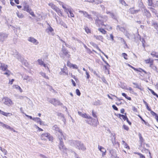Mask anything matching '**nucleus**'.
<instances>
[{
    "instance_id": "35",
    "label": "nucleus",
    "mask_w": 158,
    "mask_h": 158,
    "mask_svg": "<svg viewBox=\"0 0 158 158\" xmlns=\"http://www.w3.org/2000/svg\"><path fill=\"white\" fill-rule=\"evenodd\" d=\"M116 29L118 30H119L122 32L124 31L125 30L124 28L122 27H120V26L118 25L117 26Z\"/></svg>"
},
{
    "instance_id": "32",
    "label": "nucleus",
    "mask_w": 158,
    "mask_h": 158,
    "mask_svg": "<svg viewBox=\"0 0 158 158\" xmlns=\"http://www.w3.org/2000/svg\"><path fill=\"white\" fill-rule=\"evenodd\" d=\"M94 37L96 39L100 40L102 41V40L103 39V37L101 35H94Z\"/></svg>"
},
{
    "instance_id": "33",
    "label": "nucleus",
    "mask_w": 158,
    "mask_h": 158,
    "mask_svg": "<svg viewBox=\"0 0 158 158\" xmlns=\"http://www.w3.org/2000/svg\"><path fill=\"white\" fill-rule=\"evenodd\" d=\"M93 104L96 106H99L102 104L100 100H98L93 102Z\"/></svg>"
},
{
    "instance_id": "25",
    "label": "nucleus",
    "mask_w": 158,
    "mask_h": 158,
    "mask_svg": "<svg viewBox=\"0 0 158 158\" xmlns=\"http://www.w3.org/2000/svg\"><path fill=\"white\" fill-rule=\"evenodd\" d=\"M147 3L148 6L155 7V4L153 2L152 0H148Z\"/></svg>"
},
{
    "instance_id": "27",
    "label": "nucleus",
    "mask_w": 158,
    "mask_h": 158,
    "mask_svg": "<svg viewBox=\"0 0 158 158\" xmlns=\"http://www.w3.org/2000/svg\"><path fill=\"white\" fill-rule=\"evenodd\" d=\"M106 13L107 14L109 15L112 18L115 19L116 18V15L113 13H112L110 12L107 11H106Z\"/></svg>"
},
{
    "instance_id": "11",
    "label": "nucleus",
    "mask_w": 158,
    "mask_h": 158,
    "mask_svg": "<svg viewBox=\"0 0 158 158\" xmlns=\"http://www.w3.org/2000/svg\"><path fill=\"white\" fill-rule=\"evenodd\" d=\"M28 40L35 45H37L39 43L38 41L33 37H29L28 39Z\"/></svg>"
},
{
    "instance_id": "13",
    "label": "nucleus",
    "mask_w": 158,
    "mask_h": 158,
    "mask_svg": "<svg viewBox=\"0 0 158 158\" xmlns=\"http://www.w3.org/2000/svg\"><path fill=\"white\" fill-rule=\"evenodd\" d=\"M52 129L58 132L59 133H60L61 136H62L63 133L61 130L59 128V127H58L57 125H54L52 127Z\"/></svg>"
},
{
    "instance_id": "34",
    "label": "nucleus",
    "mask_w": 158,
    "mask_h": 158,
    "mask_svg": "<svg viewBox=\"0 0 158 158\" xmlns=\"http://www.w3.org/2000/svg\"><path fill=\"white\" fill-rule=\"evenodd\" d=\"M40 74L44 78L47 79H49V77L48 76L46 75L45 73L42 72H41L40 73Z\"/></svg>"
},
{
    "instance_id": "20",
    "label": "nucleus",
    "mask_w": 158,
    "mask_h": 158,
    "mask_svg": "<svg viewBox=\"0 0 158 158\" xmlns=\"http://www.w3.org/2000/svg\"><path fill=\"white\" fill-rule=\"evenodd\" d=\"M33 120L36 122L38 123H39L40 125H42L43 124V123L42 121L41 120V119L38 117H36V118H33Z\"/></svg>"
},
{
    "instance_id": "19",
    "label": "nucleus",
    "mask_w": 158,
    "mask_h": 158,
    "mask_svg": "<svg viewBox=\"0 0 158 158\" xmlns=\"http://www.w3.org/2000/svg\"><path fill=\"white\" fill-rule=\"evenodd\" d=\"M55 15H56L55 16V19L56 20V22L58 23H59L60 24H61L64 27L66 28H67V25H66V24L65 23H64L63 22H61L60 21V22L59 23L58 20V19H57V17H58V16H56V14H55Z\"/></svg>"
},
{
    "instance_id": "46",
    "label": "nucleus",
    "mask_w": 158,
    "mask_h": 158,
    "mask_svg": "<svg viewBox=\"0 0 158 158\" xmlns=\"http://www.w3.org/2000/svg\"><path fill=\"white\" fill-rule=\"evenodd\" d=\"M68 12L70 13V16H69V15H68L69 17H74V15L73 14V12H72L71 9Z\"/></svg>"
},
{
    "instance_id": "22",
    "label": "nucleus",
    "mask_w": 158,
    "mask_h": 158,
    "mask_svg": "<svg viewBox=\"0 0 158 158\" xmlns=\"http://www.w3.org/2000/svg\"><path fill=\"white\" fill-rule=\"evenodd\" d=\"M48 27L46 29V31L48 33L49 32H51L54 31L53 29L51 27L50 25L48 23Z\"/></svg>"
},
{
    "instance_id": "36",
    "label": "nucleus",
    "mask_w": 158,
    "mask_h": 158,
    "mask_svg": "<svg viewBox=\"0 0 158 158\" xmlns=\"http://www.w3.org/2000/svg\"><path fill=\"white\" fill-rule=\"evenodd\" d=\"M13 87L14 88H15L16 89H19L21 92H22V90L20 88V87L17 85H14L13 86Z\"/></svg>"
},
{
    "instance_id": "54",
    "label": "nucleus",
    "mask_w": 158,
    "mask_h": 158,
    "mask_svg": "<svg viewBox=\"0 0 158 158\" xmlns=\"http://www.w3.org/2000/svg\"><path fill=\"white\" fill-rule=\"evenodd\" d=\"M149 9H150V10L152 12L156 14V11L155 9L152 7H149Z\"/></svg>"
},
{
    "instance_id": "29",
    "label": "nucleus",
    "mask_w": 158,
    "mask_h": 158,
    "mask_svg": "<svg viewBox=\"0 0 158 158\" xmlns=\"http://www.w3.org/2000/svg\"><path fill=\"white\" fill-rule=\"evenodd\" d=\"M144 61L146 63L148 64L149 65H150V64H152L153 61V60L150 58L148 59L145 60Z\"/></svg>"
},
{
    "instance_id": "49",
    "label": "nucleus",
    "mask_w": 158,
    "mask_h": 158,
    "mask_svg": "<svg viewBox=\"0 0 158 158\" xmlns=\"http://www.w3.org/2000/svg\"><path fill=\"white\" fill-rule=\"evenodd\" d=\"M138 135L139 138L141 142H143V139L140 133H139Z\"/></svg>"
},
{
    "instance_id": "45",
    "label": "nucleus",
    "mask_w": 158,
    "mask_h": 158,
    "mask_svg": "<svg viewBox=\"0 0 158 158\" xmlns=\"http://www.w3.org/2000/svg\"><path fill=\"white\" fill-rule=\"evenodd\" d=\"M103 25L106 27V29L107 30H110L112 29V27L109 26H108L107 25H106L105 24H104V25Z\"/></svg>"
},
{
    "instance_id": "44",
    "label": "nucleus",
    "mask_w": 158,
    "mask_h": 158,
    "mask_svg": "<svg viewBox=\"0 0 158 158\" xmlns=\"http://www.w3.org/2000/svg\"><path fill=\"white\" fill-rule=\"evenodd\" d=\"M122 95L124 97L126 98L128 100H130L131 99V98L130 97H128L127 95L124 93H122Z\"/></svg>"
},
{
    "instance_id": "14",
    "label": "nucleus",
    "mask_w": 158,
    "mask_h": 158,
    "mask_svg": "<svg viewBox=\"0 0 158 158\" xmlns=\"http://www.w3.org/2000/svg\"><path fill=\"white\" fill-rule=\"evenodd\" d=\"M14 56L19 61L22 63H23L24 61V60L23 58L21 56L20 54L17 53L16 54H14Z\"/></svg>"
},
{
    "instance_id": "7",
    "label": "nucleus",
    "mask_w": 158,
    "mask_h": 158,
    "mask_svg": "<svg viewBox=\"0 0 158 158\" xmlns=\"http://www.w3.org/2000/svg\"><path fill=\"white\" fill-rule=\"evenodd\" d=\"M59 148L60 150L64 153H67L68 149L65 147L63 142L60 143L59 144Z\"/></svg>"
},
{
    "instance_id": "40",
    "label": "nucleus",
    "mask_w": 158,
    "mask_h": 158,
    "mask_svg": "<svg viewBox=\"0 0 158 158\" xmlns=\"http://www.w3.org/2000/svg\"><path fill=\"white\" fill-rule=\"evenodd\" d=\"M135 70L139 71V72H141L142 71H143V72H144L145 74H147L148 73L150 74L149 73H147L143 69H142L141 68H139V69H136Z\"/></svg>"
},
{
    "instance_id": "62",
    "label": "nucleus",
    "mask_w": 158,
    "mask_h": 158,
    "mask_svg": "<svg viewBox=\"0 0 158 158\" xmlns=\"http://www.w3.org/2000/svg\"><path fill=\"white\" fill-rule=\"evenodd\" d=\"M150 111V113L152 115H155L156 116V115H157L153 111H152L151 110V111Z\"/></svg>"
},
{
    "instance_id": "63",
    "label": "nucleus",
    "mask_w": 158,
    "mask_h": 158,
    "mask_svg": "<svg viewBox=\"0 0 158 158\" xmlns=\"http://www.w3.org/2000/svg\"><path fill=\"white\" fill-rule=\"evenodd\" d=\"M15 80L14 79H12L11 80H10L9 81V84L10 85H12L13 83V82Z\"/></svg>"
},
{
    "instance_id": "42",
    "label": "nucleus",
    "mask_w": 158,
    "mask_h": 158,
    "mask_svg": "<svg viewBox=\"0 0 158 158\" xmlns=\"http://www.w3.org/2000/svg\"><path fill=\"white\" fill-rule=\"evenodd\" d=\"M98 30L102 34H105L106 33V31L103 28H98Z\"/></svg>"
},
{
    "instance_id": "52",
    "label": "nucleus",
    "mask_w": 158,
    "mask_h": 158,
    "mask_svg": "<svg viewBox=\"0 0 158 158\" xmlns=\"http://www.w3.org/2000/svg\"><path fill=\"white\" fill-rule=\"evenodd\" d=\"M3 128H6L7 129H12L11 128V127H10V126H8L6 124H5Z\"/></svg>"
},
{
    "instance_id": "31",
    "label": "nucleus",
    "mask_w": 158,
    "mask_h": 158,
    "mask_svg": "<svg viewBox=\"0 0 158 158\" xmlns=\"http://www.w3.org/2000/svg\"><path fill=\"white\" fill-rule=\"evenodd\" d=\"M58 138L60 140V143H61V142H63V138H64V139H65V138H64V136L63 135L62 136H61L60 133L58 134Z\"/></svg>"
},
{
    "instance_id": "48",
    "label": "nucleus",
    "mask_w": 158,
    "mask_h": 158,
    "mask_svg": "<svg viewBox=\"0 0 158 158\" xmlns=\"http://www.w3.org/2000/svg\"><path fill=\"white\" fill-rule=\"evenodd\" d=\"M123 127L124 129L126 130V131H128L129 129L128 127L125 125H123Z\"/></svg>"
},
{
    "instance_id": "15",
    "label": "nucleus",
    "mask_w": 158,
    "mask_h": 158,
    "mask_svg": "<svg viewBox=\"0 0 158 158\" xmlns=\"http://www.w3.org/2000/svg\"><path fill=\"white\" fill-rule=\"evenodd\" d=\"M23 80H26L27 82H32L33 81V79L31 77L27 75H25L23 77Z\"/></svg>"
},
{
    "instance_id": "12",
    "label": "nucleus",
    "mask_w": 158,
    "mask_h": 158,
    "mask_svg": "<svg viewBox=\"0 0 158 158\" xmlns=\"http://www.w3.org/2000/svg\"><path fill=\"white\" fill-rule=\"evenodd\" d=\"M98 148L99 150L102 152V156L104 157L106 155V149L101 146H98Z\"/></svg>"
},
{
    "instance_id": "23",
    "label": "nucleus",
    "mask_w": 158,
    "mask_h": 158,
    "mask_svg": "<svg viewBox=\"0 0 158 158\" xmlns=\"http://www.w3.org/2000/svg\"><path fill=\"white\" fill-rule=\"evenodd\" d=\"M149 67L153 70L156 71V73H158V69L153 64V62L152 64H150Z\"/></svg>"
},
{
    "instance_id": "1",
    "label": "nucleus",
    "mask_w": 158,
    "mask_h": 158,
    "mask_svg": "<svg viewBox=\"0 0 158 158\" xmlns=\"http://www.w3.org/2000/svg\"><path fill=\"white\" fill-rule=\"evenodd\" d=\"M95 20L96 25L98 26L104 25V22H106L108 18L106 16H103L101 15L96 14L94 17Z\"/></svg>"
},
{
    "instance_id": "9",
    "label": "nucleus",
    "mask_w": 158,
    "mask_h": 158,
    "mask_svg": "<svg viewBox=\"0 0 158 158\" xmlns=\"http://www.w3.org/2000/svg\"><path fill=\"white\" fill-rule=\"evenodd\" d=\"M49 102L54 106L62 105V103H61L60 101L57 100L55 99H52L49 100Z\"/></svg>"
},
{
    "instance_id": "5",
    "label": "nucleus",
    "mask_w": 158,
    "mask_h": 158,
    "mask_svg": "<svg viewBox=\"0 0 158 158\" xmlns=\"http://www.w3.org/2000/svg\"><path fill=\"white\" fill-rule=\"evenodd\" d=\"M2 101L5 104L8 106H10L13 104L11 99L7 97H4L2 99Z\"/></svg>"
},
{
    "instance_id": "3",
    "label": "nucleus",
    "mask_w": 158,
    "mask_h": 158,
    "mask_svg": "<svg viewBox=\"0 0 158 158\" xmlns=\"http://www.w3.org/2000/svg\"><path fill=\"white\" fill-rule=\"evenodd\" d=\"M60 56L64 59H65L67 58H69L70 55L69 51L63 47L60 53Z\"/></svg>"
},
{
    "instance_id": "30",
    "label": "nucleus",
    "mask_w": 158,
    "mask_h": 158,
    "mask_svg": "<svg viewBox=\"0 0 158 158\" xmlns=\"http://www.w3.org/2000/svg\"><path fill=\"white\" fill-rule=\"evenodd\" d=\"M16 14L18 18H22L24 17V15L21 13L19 12L18 11H17L16 12Z\"/></svg>"
},
{
    "instance_id": "58",
    "label": "nucleus",
    "mask_w": 158,
    "mask_h": 158,
    "mask_svg": "<svg viewBox=\"0 0 158 158\" xmlns=\"http://www.w3.org/2000/svg\"><path fill=\"white\" fill-rule=\"evenodd\" d=\"M132 109L133 110V111L134 112H137V110L136 108L134 106H132Z\"/></svg>"
},
{
    "instance_id": "39",
    "label": "nucleus",
    "mask_w": 158,
    "mask_h": 158,
    "mask_svg": "<svg viewBox=\"0 0 158 158\" xmlns=\"http://www.w3.org/2000/svg\"><path fill=\"white\" fill-rule=\"evenodd\" d=\"M151 54L153 57L158 58V53L155 52H152Z\"/></svg>"
},
{
    "instance_id": "8",
    "label": "nucleus",
    "mask_w": 158,
    "mask_h": 158,
    "mask_svg": "<svg viewBox=\"0 0 158 158\" xmlns=\"http://www.w3.org/2000/svg\"><path fill=\"white\" fill-rule=\"evenodd\" d=\"M109 152L111 155V158H119L117 156V152L114 149H109Z\"/></svg>"
},
{
    "instance_id": "43",
    "label": "nucleus",
    "mask_w": 158,
    "mask_h": 158,
    "mask_svg": "<svg viewBox=\"0 0 158 158\" xmlns=\"http://www.w3.org/2000/svg\"><path fill=\"white\" fill-rule=\"evenodd\" d=\"M148 89L152 94L154 96H156L158 98V95L152 89L148 88Z\"/></svg>"
},
{
    "instance_id": "56",
    "label": "nucleus",
    "mask_w": 158,
    "mask_h": 158,
    "mask_svg": "<svg viewBox=\"0 0 158 158\" xmlns=\"http://www.w3.org/2000/svg\"><path fill=\"white\" fill-rule=\"evenodd\" d=\"M73 64H71L69 61H68L67 62V65L69 67H72Z\"/></svg>"
},
{
    "instance_id": "51",
    "label": "nucleus",
    "mask_w": 158,
    "mask_h": 158,
    "mask_svg": "<svg viewBox=\"0 0 158 158\" xmlns=\"http://www.w3.org/2000/svg\"><path fill=\"white\" fill-rule=\"evenodd\" d=\"M76 94L79 96L81 95V93L79 91V90L78 89H77L76 90Z\"/></svg>"
},
{
    "instance_id": "61",
    "label": "nucleus",
    "mask_w": 158,
    "mask_h": 158,
    "mask_svg": "<svg viewBox=\"0 0 158 158\" xmlns=\"http://www.w3.org/2000/svg\"><path fill=\"white\" fill-rule=\"evenodd\" d=\"M96 4H99L100 3H101V2L99 0H94V2Z\"/></svg>"
},
{
    "instance_id": "6",
    "label": "nucleus",
    "mask_w": 158,
    "mask_h": 158,
    "mask_svg": "<svg viewBox=\"0 0 158 158\" xmlns=\"http://www.w3.org/2000/svg\"><path fill=\"white\" fill-rule=\"evenodd\" d=\"M79 12L82 14L84 17L88 18L90 20H93V18L91 17V15L89 14L87 12L83 10H79Z\"/></svg>"
},
{
    "instance_id": "24",
    "label": "nucleus",
    "mask_w": 158,
    "mask_h": 158,
    "mask_svg": "<svg viewBox=\"0 0 158 158\" xmlns=\"http://www.w3.org/2000/svg\"><path fill=\"white\" fill-rule=\"evenodd\" d=\"M60 16H63V14L61 10L57 7L55 10Z\"/></svg>"
},
{
    "instance_id": "17",
    "label": "nucleus",
    "mask_w": 158,
    "mask_h": 158,
    "mask_svg": "<svg viewBox=\"0 0 158 158\" xmlns=\"http://www.w3.org/2000/svg\"><path fill=\"white\" fill-rule=\"evenodd\" d=\"M119 117L121 118H122L124 120H126L127 122L128 123V124L131 125V123L130 122L127 118V116L126 115H124L123 114H118Z\"/></svg>"
},
{
    "instance_id": "59",
    "label": "nucleus",
    "mask_w": 158,
    "mask_h": 158,
    "mask_svg": "<svg viewBox=\"0 0 158 158\" xmlns=\"http://www.w3.org/2000/svg\"><path fill=\"white\" fill-rule=\"evenodd\" d=\"M123 145L124 146L125 148L127 149H129V147L128 146L127 144L126 143H124V144H123Z\"/></svg>"
},
{
    "instance_id": "18",
    "label": "nucleus",
    "mask_w": 158,
    "mask_h": 158,
    "mask_svg": "<svg viewBox=\"0 0 158 158\" xmlns=\"http://www.w3.org/2000/svg\"><path fill=\"white\" fill-rule=\"evenodd\" d=\"M38 62L39 63V64H40L41 66H44V67L46 68L47 67V68L48 69V71L50 72V71L49 70V68L47 67L46 66V64L44 63V61H43L39 59L38 60Z\"/></svg>"
},
{
    "instance_id": "53",
    "label": "nucleus",
    "mask_w": 158,
    "mask_h": 158,
    "mask_svg": "<svg viewBox=\"0 0 158 158\" xmlns=\"http://www.w3.org/2000/svg\"><path fill=\"white\" fill-rule=\"evenodd\" d=\"M136 154H137L139 156L140 158H145V157L143 155L140 153H136Z\"/></svg>"
},
{
    "instance_id": "28",
    "label": "nucleus",
    "mask_w": 158,
    "mask_h": 158,
    "mask_svg": "<svg viewBox=\"0 0 158 158\" xmlns=\"http://www.w3.org/2000/svg\"><path fill=\"white\" fill-rule=\"evenodd\" d=\"M66 6L67 5H63L62 8L64 9V11L68 14V12L71 9L69 8H67Z\"/></svg>"
},
{
    "instance_id": "50",
    "label": "nucleus",
    "mask_w": 158,
    "mask_h": 158,
    "mask_svg": "<svg viewBox=\"0 0 158 158\" xmlns=\"http://www.w3.org/2000/svg\"><path fill=\"white\" fill-rule=\"evenodd\" d=\"M122 55L123 57L125 59H126V60L127 59V54H126L125 53H123L122 54Z\"/></svg>"
},
{
    "instance_id": "55",
    "label": "nucleus",
    "mask_w": 158,
    "mask_h": 158,
    "mask_svg": "<svg viewBox=\"0 0 158 158\" xmlns=\"http://www.w3.org/2000/svg\"><path fill=\"white\" fill-rule=\"evenodd\" d=\"M34 127H35L36 128H37L38 129V130L39 131H43V130L41 128L39 127L38 126L36 125H34Z\"/></svg>"
},
{
    "instance_id": "26",
    "label": "nucleus",
    "mask_w": 158,
    "mask_h": 158,
    "mask_svg": "<svg viewBox=\"0 0 158 158\" xmlns=\"http://www.w3.org/2000/svg\"><path fill=\"white\" fill-rule=\"evenodd\" d=\"M0 113L3 115L5 116H10V115H11L12 114L10 113H6L3 111H2L0 110Z\"/></svg>"
},
{
    "instance_id": "57",
    "label": "nucleus",
    "mask_w": 158,
    "mask_h": 158,
    "mask_svg": "<svg viewBox=\"0 0 158 158\" xmlns=\"http://www.w3.org/2000/svg\"><path fill=\"white\" fill-rule=\"evenodd\" d=\"M130 12L132 14H134L135 10L133 8H131L130 9Z\"/></svg>"
},
{
    "instance_id": "41",
    "label": "nucleus",
    "mask_w": 158,
    "mask_h": 158,
    "mask_svg": "<svg viewBox=\"0 0 158 158\" xmlns=\"http://www.w3.org/2000/svg\"><path fill=\"white\" fill-rule=\"evenodd\" d=\"M23 10L25 11L28 12L30 11L29 9V6L28 5H25L24 6Z\"/></svg>"
},
{
    "instance_id": "38",
    "label": "nucleus",
    "mask_w": 158,
    "mask_h": 158,
    "mask_svg": "<svg viewBox=\"0 0 158 158\" xmlns=\"http://www.w3.org/2000/svg\"><path fill=\"white\" fill-rule=\"evenodd\" d=\"M48 5L51 7L52 9H53L54 10H55V9H56V8L57 7V6H56L52 3H49L48 4Z\"/></svg>"
},
{
    "instance_id": "64",
    "label": "nucleus",
    "mask_w": 158,
    "mask_h": 158,
    "mask_svg": "<svg viewBox=\"0 0 158 158\" xmlns=\"http://www.w3.org/2000/svg\"><path fill=\"white\" fill-rule=\"evenodd\" d=\"M85 31L87 33L90 32V30L88 27L85 28Z\"/></svg>"
},
{
    "instance_id": "10",
    "label": "nucleus",
    "mask_w": 158,
    "mask_h": 158,
    "mask_svg": "<svg viewBox=\"0 0 158 158\" xmlns=\"http://www.w3.org/2000/svg\"><path fill=\"white\" fill-rule=\"evenodd\" d=\"M8 35L7 34L0 33V42H3L8 37Z\"/></svg>"
},
{
    "instance_id": "4",
    "label": "nucleus",
    "mask_w": 158,
    "mask_h": 158,
    "mask_svg": "<svg viewBox=\"0 0 158 158\" xmlns=\"http://www.w3.org/2000/svg\"><path fill=\"white\" fill-rule=\"evenodd\" d=\"M40 138L42 140H46L48 139L49 141H52L53 138L48 133H45L41 135Z\"/></svg>"
},
{
    "instance_id": "21",
    "label": "nucleus",
    "mask_w": 158,
    "mask_h": 158,
    "mask_svg": "<svg viewBox=\"0 0 158 158\" xmlns=\"http://www.w3.org/2000/svg\"><path fill=\"white\" fill-rule=\"evenodd\" d=\"M7 66L3 63H1L0 65V69L3 71H6Z\"/></svg>"
},
{
    "instance_id": "16",
    "label": "nucleus",
    "mask_w": 158,
    "mask_h": 158,
    "mask_svg": "<svg viewBox=\"0 0 158 158\" xmlns=\"http://www.w3.org/2000/svg\"><path fill=\"white\" fill-rule=\"evenodd\" d=\"M78 113L79 115L83 118H87L92 119V118L91 116H90L89 115L86 114L85 113L83 114L80 111H78Z\"/></svg>"
},
{
    "instance_id": "60",
    "label": "nucleus",
    "mask_w": 158,
    "mask_h": 158,
    "mask_svg": "<svg viewBox=\"0 0 158 158\" xmlns=\"http://www.w3.org/2000/svg\"><path fill=\"white\" fill-rule=\"evenodd\" d=\"M72 67L73 69H77L78 68V67L76 64H72Z\"/></svg>"
},
{
    "instance_id": "37",
    "label": "nucleus",
    "mask_w": 158,
    "mask_h": 158,
    "mask_svg": "<svg viewBox=\"0 0 158 158\" xmlns=\"http://www.w3.org/2000/svg\"><path fill=\"white\" fill-rule=\"evenodd\" d=\"M140 5L141 6H143V8L144 9V13H146V12L147 13H149V11L146 9L145 7L143 5V3L142 2H140Z\"/></svg>"
},
{
    "instance_id": "47",
    "label": "nucleus",
    "mask_w": 158,
    "mask_h": 158,
    "mask_svg": "<svg viewBox=\"0 0 158 158\" xmlns=\"http://www.w3.org/2000/svg\"><path fill=\"white\" fill-rule=\"evenodd\" d=\"M6 72L4 74L7 75V76H9L11 74V72L9 71L6 70Z\"/></svg>"
},
{
    "instance_id": "2",
    "label": "nucleus",
    "mask_w": 158,
    "mask_h": 158,
    "mask_svg": "<svg viewBox=\"0 0 158 158\" xmlns=\"http://www.w3.org/2000/svg\"><path fill=\"white\" fill-rule=\"evenodd\" d=\"M73 143L74 144L75 147L79 150L84 151L86 150V148L83 143L81 142L73 141Z\"/></svg>"
}]
</instances>
